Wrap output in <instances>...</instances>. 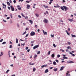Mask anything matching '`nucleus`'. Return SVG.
I'll use <instances>...</instances> for the list:
<instances>
[{
    "label": "nucleus",
    "mask_w": 76,
    "mask_h": 76,
    "mask_svg": "<svg viewBox=\"0 0 76 76\" xmlns=\"http://www.w3.org/2000/svg\"><path fill=\"white\" fill-rule=\"evenodd\" d=\"M43 34L44 35H47V33L46 32H44L43 31Z\"/></svg>",
    "instance_id": "2eb2a0df"
},
{
    "label": "nucleus",
    "mask_w": 76,
    "mask_h": 76,
    "mask_svg": "<svg viewBox=\"0 0 76 76\" xmlns=\"http://www.w3.org/2000/svg\"><path fill=\"white\" fill-rule=\"evenodd\" d=\"M40 53H41V52H40V51H38L37 54H40Z\"/></svg>",
    "instance_id": "f704fd0d"
},
{
    "label": "nucleus",
    "mask_w": 76,
    "mask_h": 76,
    "mask_svg": "<svg viewBox=\"0 0 76 76\" xmlns=\"http://www.w3.org/2000/svg\"><path fill=\"white\" fill-rule=\"evenodd\" d=\"M28 21H29V22H30L31 24H32L33 22H32V21L31 20H29Z\"/></svg>",
    "instance_id": "f8f14e48"
},
{
    "label": "nucleus",
    "mask_w": 76,
    "mask_h": 76,
    "mask_svg": "<svg viewBox=\"0 0 76 76\" xmlns=\"http://www.w3.org/2000/svg\"><path fill=\"white\" fill-rule=\"evenodd\" d=\"M53 47H56V45H55V44H53Z\"/></svg>",
    "instance_id": "ea45409f"
},
{
    "label": "nucleus",
    "mask_w": 76,
    "mask_h": 76,
    "mask_svg": "<svg viewBox=\"0 0 76 76\" xmlns=\"http://www.w3.org/2000/svg\"><path fill=\"white\" fill-rule=\"evenodd\" d=\"M56 6H57L54 5V7L55 8L60 7V6L58 5V4L56 5Z\"/></svg>",
    "instance_id": "6e6552de"
},
{
    "label": "nucleus",
    "mask_w": 76,
    "mask_h": 76,
    "mask_svg": "<svg viewBox=\"0 0 76 76\" xmlns=\"http://www.w3.org/2000/svg\"><path fill=\"white\" fill-rule=\"evenodd\" d=\"M35 34V33L33 31L31 32L30 33V35L31 36H34Z\"/></svg>",
    "instance_id": "f03ea898"
},
{
    "label": "nucleus",
    "mask_w": 76,
    "mask_h": 76,
    "mask_svg": "<svg viewBox=\"0 0 76 76\" xmlns=\"http://www.w3.org/2000/svg\"><path fill=\"white\" fill-rule=\"evenodd\" d=\"M10 71V70L9 69H8L7 70V71H6V73H8V72H9Z\"/></svg>",
    "instance_id": "c85d7f7f"
},
{
    "label": "nucleus",
    "mask_w": 76,
    "mask_h": 76,
    "mask_svg": "<svg viewBox=\"0 0 76 76\" xmlns=\"http://www.w3.org/2000/svg\"><path fill=\"white\" fill-rule=\"evenodd\" d=\"M25 18L26 19H28V16H26Z\"/></svg>",
    "instance_id": "3c124183"
},
{
    "label": "nucleus",
    "mask_w": 76,
    "mask_h": 76,
    "mask_svg": "<svg viewBox=\"0 0 76 76\" xmlns=\"http://www.w3.org/2000/svg\"><path fill=\"white\" fill-rule=\"evenodd\" d=\"M53 63L54 65H56V64H57V63H56V62L55 61H54Z\"/></svg>",
    "instance_id": "aec40b11"
},
{
    "label": "nucleus",
    "mask_w": 76,
    "mask_h": 76,
    "mask_svg": "<svg viewBox=\"0 0 76 76\" xmlns=\"http://www.w3.org/2000/svg\"><path fill=\"white\" fill-rule=\"evenodd\" d=\"M51 56L52 57H53V58H54V57H55V55H54V54H52L51 55Z\"/></svg>",
    "instance_id": "4468645a"
},
{
    "label": "nucleus",
    "mask_w": 76,
    "mask_h": 76,
    "mask_svg": "<svg viewBox=\"0 0 76 76\" xmlns=\"http://www.w3.org/2000/svg\"><path fill=\"white\" fill-rule=\"evenodd\" d=\"M35 15L37 17H39V14H35Z\"/></svg>",
    "instance_id": "a211bd4d"
},
{
    "label": "nucleus",
    "mask_w": 76,
    "mask_h": 76,
    "mask_svg": "<svg viewBox=\"0 0 76 76\" xmlns=\"http://www.w3.org/2000/svg\"><path fill=\"white\" fill-rule=\"evenodd\" d=\"M67 35H70V33H68V32L67 33Z\"/></svg>",
    "instance_id": "864d4df0"
},
{
    "label": "nucleus",
    "mask_w": 76,
    "mask_h": 76,
    "mask_svg": "<svg viewBox=\"0 0 76 76\" xmlns=\"http://www.w3.org/2000/svg\"><path fill=\"white\" fill-rule=\"evenodd\" d=\"M3 39H2L1 40H0V42H2L3 41Z\"/></svg>",
    "instance_id": "5fc2aeb1"
},
{
    "label": "nucleus",
    "mask_w": 76,
    "mask_h": 76,
    "mask_svg": "<svg viewBox=\"0 0 76 76\" xmlns=\"http://www.w3.org/2000/svg\"><path fill=\"white\" fill-rule=\"evenodd\" d=\"M13 2H14V3H16V0H14Z\"/></svg>",
    "instance_id": "6e6d98bb"
},
{
    "label": "nucleus",
    "mask_w": 76,
    "mask_h": 76,
    "mask_svg": "<svg viewBox=\"0 0 76 76\" xmlns=\"http://www.w3.org/2000/svg\"><path fill=\"white\" fill-rule=\"evenodd\" d=\"M16 43H17V44H18V39H16Z\"/></svg>",
    "instance_id": "6ab92c4d"
},
{
    "label": "nucleus",
    "mask_w": 76,
    "mask_h": 76,
    "mask_svg": "<svg viewBox=\"0 0 76 76\" xmlns=\"http://www.w3.org/2000/svg\"><path fill=\"white\" fill-rule=\"evenodd\" d=\"M68 63H74V62H73V61H69V62H68Z\"/></svg>",
    "instance_id": "dca6fc26"
},
{
    "label": "nucleus",
    "mask_w": 76,
    "mask_h": 76,
    "mask_svg": "<svg viewBox=\"0 0 76 76\" xmlns=\"http://www.w3.org/2000/svg\"><path fill=\"white\" fill-rule=\"evenodd\" d=\"M28 35H29V34H26L25 37H26V38H27V37H28Z\"/></svg>",
    "instance_id": "cd10ccee"
},
{
    "label": "nucleus",
    "mask_w": 76,
    "mask_h": 76,
    "mask_svg": "<svg viewBox=\"0 0 76 76\" xmlns=\"http://www.w3.org/2000/svg\"><path fill=\"white\" fill-rule=\"evenodd\" d=\"M8 9H9V10H10L11 9H10V7H8Z\"/></svg>",
    "instance_id": "8fccbe9b"
},
{
    "label": "nucleus",
    "mask_w": 76,
    "mask_h": 76,
    "mask_svg": "<svg viewBox=\"0 0 76 76\" xmlns=\"http://www.w3.org/2000/svg\"><path fill=\"white\" fill-rule=\"evenodd\" d=\"M47 66H48V64H46L45 65V67H47Z\"/></svg>",
    "instance_id": "338daca9"
},
{
    "label": "nucleus",
    "mask_w": 76,
    "mask_h": 76,
    "mask_svg": "<svg viewBox=\"0 0 76 76\" xmlns=\"http://www.w3.org/2000/svg\"><path fill=\"white\" fill-rule=\"evenodd\" d=\"M64 66H62L60 69L61 71V70H63V69H64Z\"/></svg>",
    "instance_id": "39448f33"
},
{
    "label": "nucleus",
    "mask_w": 76,
    "mask_h": 76,
    "mask_svg": "<svg viewBox=\"0 0 76 76\" xmlns=\"http://www.w3.org/2000/svg\"><path fill=\"white\" fill-rule=\"evenodd\" d=\"M11 10L12 11H14V10H15V8H14L13 7L12 8Z\"/></svg>",
    "instance_id": "a878e982"
},
{
    "label": "nucleus",
    "mask_w": 76,
    "mask_h": 76,
    "mask_svg": "<svg viewBox=\"0 0 76 76\" xmlns=\"http://www.w3.org/2000/svg\"><path fill=\"white\" fill-rule=\"evenodd\" d=\"M18 8V10H21V7H20V6H19V5H18L17 6Z\"/></svg>",
    "instance_id": "20e7f679"
},
{
    "label": "nucleus",
    "mask_w": 76,
    "mask_h": 76,
    "mask_svg": "<svg viewBox=\"0 0 76 76\" xmlns=\"http://www.w3.org/2000/svg\"><path fill=\"white\" fill-rule=\"evenodd\" d=\"M51 37H54V34L53 35H51Z\"/></svg>",
    "instance_id": "bf43d9fd"
},
{
    "label": "nucleus",
    "mask_w": 76,
    "mask_h": 76,
    "mask_svg": "<svg viewBox=\"0 0 76 76\" xmlns=\"http://www.w3.org/2000/svg\"><path fill=\"white\" fill-rule=\"evenodd\" d=\"M49 71H48V69H47L45 71V73H47Z\"/></svg>",
    "instance_id": "1a4fd4ad"
},
{
    "label": "nucleus",
    "mask_w": 76,
    "mask_h": 76,
    "mask_svg": "<svg viewBox=\"0 0 76 76\" xmlns=\"http://www.w3.org/2000/svg\"><path fill=\"white\" fill-rule=\"evenodd\" d=\"M56 61L57 62V63H58V61L57 60H56Z\"/></svg>",
    "instance_id": "13d9d810"
},
{
    "label": "nucleus",
    "mask_w": 76,
    "mask_h": 76,
    "mask_svg": "<svg viewBox=\"0 0 76 76\" xmlns=\"http://www.w3.org/2000/svg\"><path fill=\"white\" fill-rule=\"evenodd\" d=\"M51 53V52L50 51H49L48 52V54L49 56L50 54V53Z\"/></svg>",
    "instance_id": "c756f323"
},
{
    "label": "nucleus",
    "mask_w": 76,
    "mask_h": 76,
    "mask_svg": "<svg viewBox=\"0 0 76 76\" xmlns=\"http://www.w3.org/2000/svg\"><path fill=\"white\" fill-rule=\"evenodd\" d=\"M12 45H10V48H12Z\"/></svg>",
    "instance_id": "58836bf2"
},
{
    "label": "nucleus",
    "mask_w": 76,
    "mask_h": 76,
    "mask_svg": "<svg viewBox=\"0 0 76 76\" xmlns=\"http://www.w3.org/2000/svg\"><path fill=\"white\" fill-rule=\"evenodd\" d=\"M28 29H29V28H26V31H28Z\"/></svg>",
    "instance_id": "4d7b16f0"
},
{
    "label": "nucleus",
    "mask_w": 76,
    "mask_h": 76,
    "mask_svg": "<svg viewBox=\"0 0 76 76\" xmlns=\"http://www.w3.org/2000/svg\"><path fill=\"white\" fill-rule=\"evenodd\" d=\"M69 71H67V73H66V74H69Z\"/></svg>",
    "instance_id": "09e8293b"
},
{
    "label": "nucleus",
    "mask_w": 76,
    "mask_h": 76,
    "mask_svg": "<svg viewBox=\"0 0 76 76\" xmlns=\"http://www.w3.org/2000/svg\"><path fill=\"white\" fill-rule=\"evenodd\" d=\"M67 49H69L70 48L71 49V48H70V46H68L67 47Z\"/></svg>",
    "instance_id": "7c9ffc66"
},
{
    "label": "nucleus",
    "mask_w": 76,
    "mask_h": 76,
    "mask_svg": "<svg viewBox=\"0 0 76 76\" xmlns=\"http://www.w3.org/2000/svg\"><path fill=\"white\" fill-rule=\"evenodd\" d=\"M21 15H22V16H23V17H25V16H24V15H23V14H21Z\"/></svg>",
    "instance_id": "603ef678"
},
{
    "label": "nucleus",
    "mask_w": 76,
    "mask_h": 76,
    "mask_svg": "<svg viewBox=\"0 0 76 76\" xmlns=\"http://www.w3.org/2000/svg\"><path fill=\"white\" fill-rule=\"evenodd\" d=\"M66 52H67V51H69V50H68V49H66Z\"/></svg>",
    "instance_id": "774afa93"
},
{
    "label": "nucleus",
    "mask_w": 76,
    "mask_h": 76,
    "mask_svg": "<svg viewBox=\"0 0 76 76\" xmlns=\"http://www.w3.org/2000/svg\"><path fill=\"white\" fill-rule=\"evenodd\" d=\"M24 0H19V1H21L22 2Z\"/></svg>",
    "instance_id": "37998d69"
},
{
    "label": "nucleus",
    "mask_w": 76,
    "mask_h": 76,
    "mask_svg": "<svg viewBox=\"0 0 76 76\" xmlns=\"http://www.w3.org/2000/svg\"><path fill=\"white\" fill-rule=\"evenodd\" d=\"M3 52H1V55H0V57H1V56H3Z\"/></svg>",
    "instance_id": "4be33fe9"
},
{
    "label": "nucleus",
    "mask_w": 76,
    "mask_h": 76,
    "mask_svg": "<svg viewBox=\"0 0 76 76\" xmlns=\"http://www.w3.org/2000/svg\"><path fill=\"white\" fill-rule=\"evenodd\" d=\"M61 10H64L65 9V11L66 12L67 10V9H68L67 7L65 6H63V7H61Z\"/></svg>",
    "instance_id": "f257e3e1"
},
{
    "label": "nucleus",
    "mask_w": 76,
    "mask_h": 76,
    "mask_svg": "<svg viewBox=\"0 0 76 76\" xmlns=\"http://www.w3.org/2000/svg\"><path fill=\"white\" fill-rule=\"evenodd\" d=\"M2 5L3 6H4L5 7H6V5L4 4H2Z\"/></svg>",
    "instance_id": "473e14b6"
},
{
    "label": "nucleus",
    "mask_w": 76,
    "mask_h": 76,
    "mask_svg": "<svg viewBox=\"0 0 76 76\" xmlns=\"http://www.w3.org/2000/svg\"><path fill=\"white\" fill-rule=\"evenodd\" d=\"M10 8H11V9L13 8V6H10Z\"/></svg>",
    "instance_id": "0e129e2a"
},
{
    "label": "nucleus",
    "mask_w": 76,
    "mask_h": 76,
    "mask_svg": "<svg viewBox=\"0 0 76 76\" xmlns=\"http://www.w3.org/2000/svg\"><path fill=\"white\" fill-rule=\"evenodd\" d=\"M10 16L11 18H12V14H11Z\"/></svg>",
    "instance_id": "49530a36"
},
{
    "label": "nucleus",
    "mask_w": 76,
    "mask_h": 76,
    "mask_svg": "<svg viewBox=\"0 0 76 76\" xmlns=\"http://www.w3.org/2000/svg\"><path fill=\"white\" fill-rule=\"evenodd\" d=\"M7 4H8L9 6H10V4L9 3V2H7Z\"/></svg>",
    "instance_id": "5701e85b"
},
{
    "label": "nucleus",
    "mask_w": 76,
    "mask_h": 76,
    "mask_svg": "<svg viewBox=\"0 0 76 76\" xmlns=\"http://www.w3.org/2000/svg\"><path fill=\"white\" fill-rule=\"evenodd\" d=\"M72 56H73V57H75V55L73 54L72 55Z\"/></svg>",
    "instance_id": "a18cd8bd"
},
{
    "label": "nucleus",
    "mask_w": 76,
    "mask_h": 76,
    "mask_svg": "<svg viewBox=\"0 0 76 76\" xmlns=\"http://www.w3.org/2000/svg\"><path fill=\"white\" fill-rule=\"evenodd\" d=\"M10 3H12V0H10Z\"/></svg>",
    "instance_id": "680f3d73"
},
{
    "label": "nucleus",
    "mask_w": 76,
    "mask_h": 76,
    "mask_svg": "<svg viewBox=\"0 0 76 76\" xmlns=\"http://www.w3.org/2000/svg\"><path fill=\"white\" fill-rule=\"evenodd\" d=\"M71 36L72 38H76V36L75 35H73V34H71Z\"/></svg>",
    "instance_id": "423d86ee"
},
{
    "label": "nucleus",
    "mask_w": 76,
    "mask_h": 76,
    "mask_svg": "<svg viewBox=\"0 0 76 76\" xmlns=\"http://www.w3.org/2000/svg\"><path fill=\"white\" fill-rule=\"evenodd\" d=\"M37 57V54H35L34 55V58H35V57Z\"/></svg>",
    "instance_id": "2f4dec72"
},
{
    "label": "nucleus",
    "mask_w": 76,
    "mask_h": 76,
    "mask_svg": "<svg viewBox=\"0 0 76 76\" xmlns=\"http://www.w3.org/2000/svg\"><path fill=\"white\" fill-rule=\"evenodd\" d=\"M26 3H29V1H26Z\"/></svg>",
    "instance_id": "69168bd1"
},
{
    "label": "nucleus",
    "mask_w": 76,
    "mask_h": 76,
    "mask_svg": "<svg viewBox=\"0 0 76 76\" xmlns=\"http://www.w3.org/2000/svg\"><path fill=\"white\" fill-rule=\"evenodd\" d=\"M18 17L19 18H22V17L20 15H18Z\"/></svg>",
    "instance_id": "052dcab7"
},
{
    "label": "nucleus",
    "mask_w": 76,
    "mask_h": 76,
    "mask_svg": "<svg viewBox=\"0 0 76 76\" xmlns=\"http://www.w3.org/2000/svg\"><path fill=\"white\" fill-rule=\"evenodd\" d=\"M43 6L44 7H45V9H48V6L43 5Z\"/></svg>",
    "instance_id": "9d476101"
},
{
    "label": "nucleus",
    "mask_w": 76,
    "mask_h": 76,
    "mask_svg": "<svg viewBox=\"0 0 76 76\" xmlns=\"http://www.w3.org/2000/svg\"><path fill=\"white\" fill-rule=\"evenodd\" d=\"M36 70V69H35V68H34L33 69V71L34 72Z\"/></svg>",
    "instance_id": "b1692460"
},
{
    "label": "nucleus",
    "mask_w": 76,
    "mask_h": 76,
    "mask_svg": "<svg viewBox=\"0 0 76 76\" xmlns=\"http://www.w3.org/2000/svg\"><path fill=\"white\" fill-rule=\"evenodd\" d=\"M6 44V42H4L2 43V44Z\"/></svg>",
    "instance_id": "4c0bfd02"
},
{
    "label": "nucleus",
    "mask_w": 76,
    "mask_h": 76,
    "mask_svg": "<svg viewBox=\"0 0 76 76\" xmlns=\"http://www.w3.org/2000/svg\"><path fill=\"white\" fill-rule=\"evenodd\" d=\"M54 72H57V68H55L53 69Z\"/></svg>",
    "instance_id": "9b49d317"
},
{
    "label": "nucleus",
    "mask_w": 76,
    "mask_h": 76,
    "mask_svg": "<svg viewBox=\"0 0 76 76\" xmlns=\"http://www.w3.org/2000/svg\"><path fill=\"white\" fill-rule=\"evenodd\" d=\"M21 45H23V46H24V45H25V43H24V44H22V43H21Z\"/></svg>",
    "instance_id": "79ce46f5"
},
{
    "label": "nucleus",
    "mask_w": 76,
    "mask_h": 76,
    "mask_svg": "<svg viewBox=\"0 0 76 76\" xmlns=\"http://www.w3.org/2000/svg\"><path fill=\"white\" fill-rule=\"evenodd\" d=\"M60 51H61L62 52H64V50H63V49H61L60 50Z\"/></svg>",
    "instance_id": "72a5a7b5"
},
{
    "label": "nucleus",
    "mask_w": 76,
    "mask_h": 76,
    "mask_svg": "<svg viewBox=\"0 0 76 76\" xmlns=\"http://www.w3.org/2000/svg\"><path fill=\"white\" fill-rule=\"evenodd\" d=\"M69 21H70V22H73V20L72 19H69Z\"/></svg>",
    "instance_id": "412c9836"
},
{
    "label": "nucleus",
    "mask_w": 76,
    "mask_h": 76,
    "mask_svg": "<svg viewBox=\"0 0 76 76\" xmlns=\"http://www.w3.org/2000/svg\"><path fill=\"white\" fill-rule=\"evenodd\" d=\"M44 21L45 23H48V20H47L46 19H45L44 20Z\"/></svg>",
    "instance_id": "0eeeda50"
},
{
    "label": "nucleus",
    "mask_w": 76,
    "mask_h": 76,
    "mask_svg": "<svg viewBox=\"0 0 76 76\" xmlns=\"http://www.w3.org/2000/svg\"><path fill=\"white\" fill-rule=\"evenodd\" d=\"M10 19V17H7V19Z\"/></svg>",
    "instance_id": "de8ad7c7"
},
{
    "label": "nucleus",
    "mask_w": 76,
    "mask_h": 76,
    "mask_svg": "<svg viewBox=\"0 0 76 76\" xmlns=\"http://www.w3.org/2000/svg\"><path fill=\"white\" fill-rule=\"evenodd\" d=\"M57 57H60V55H57Z\"/></svg>",
    "instance_id": "e433bc0d"
},
{
    "label": "nucleus",
    "mask_w": 76,
    "mask_h": 76,
    "mask_svg": "<svg viewBox=\"0 0 76 76\" xmlns=\"http://www.w3.org/2000/svg\"><path fill=\"white\" fill-rule=\"evenodd\" d=\"M71 43H70V42H68V44L69 45H70Z\"/></svg>",
    "instance_id": "c03bdc74"
},
{
    "label": "nucleus",
    "mask_w": 76,
    "mask_h": 76,
    "mask_svg": "<svg viewBox=\"0 0 76 76\" xmlns=\"http://www.w3.org/2000/svg\"><path fill=\"white\" fill-rule=\"evenodd\" d=\"M45 67V65H43L41 66L42 68H43V67Z\"/></svg>",
    "instance_id": "a19ab883"
},
{
    "label": "nucleus",
    "mask_w": 76,
    "mask_h": 76,
    "mask_svg": "<svg viewBox=\"0 0 76 76\" xmlns=\"http://www.w3.org/2000/svg\"><path fill=\"white\" fill-rule=\"evenodd\" d=\"M39 47V45H36L33 47V49H35V48H38V47Z\"/></svg>",
    "instance_id": "7ed1b4c3"
},
{
    "label": "nucleus",
    "mask_w": 76,
    "mask_h": 76,
    "mask_svg": "<svg viewBox=\"0 0 76 76\" xmlns=\"http://www.w3.org/2000/svg\"><path fill=\"white\" fill-rule=\"evenodd\" d=\"M66 76H70V75L69 74H66Z\"/></svg>",
    "instance_id": "bb28decb"
},
{
    "label": "nucleus",
    "mask_w": 76,
    "mask_h": 76,
    "mask_svg": "<svg viewBox=\"0 0 76 76\" xmlns=\"http://www.w3.org/2000/svg\"><path fill=\"white\" fill-rule=\"evenodd\" d=\"M26 33V31H25L22 34V35H24V34H25Z\"/></svg>",
    "instance_id": "c9c22d12"
},
{
    "label": "nucleus",
    "mask_w": 76,
    "mask_h": 76,
    "mask_svg": "<svg viewBox=\"0 0 76 76\" xmlns=\"http://www.w3.org/2000/svg\"><path fill=\"white\" fill-rule=\"evenodd\" d=\"M63 58H64V59H67L68 58L67 57H63Z\"/></svg>",
    "instance_id": "393cba45"
},
{
    "label": "nucleus",
    "mask_w": 76,
    "mask_h": 76,
    "mask_svg": "<svg viewBox=\"0 0 76 76\" xmlns=\"http://www.w3.org/2000/svg\"><path fill=\"white\" fill-rule=\"evenodd\" d=\"M27 9H29V7H30V5H27Z\"/></svg>",
    "instance_id": "ddd939ff"
},
{
    "label": "nucleus",
    "mask_w": 76,
    "mask_h": 76,
    "mask_svg": "<svg viewBox=\"0 0 76 76\" xmlns=\"http://www.w3.org/2000/svg\"><path fill=\"white\" fill-rule=\"evenodd\" d=\"M26 50H27L28 49V47H26Z\"/></svg>",
    "instance_id": "e2e57ef3"
},
{
    "label": "nucleus",
    "mask_w": 76,
    "mask_h": 76,
    "mask_svg": "<svg viewBox=\"0 0 76 76\" xmlns=\"http://www.w3.org/2000/svg\"><path fill=\"white\" fill-rule=\"evenodd\" d=\"M50 1L49 2L50 4H51V3H52V2L53 1V0H50Z\"/></svg>",
    "instance_id": "f3484780"
}]
</instances>
